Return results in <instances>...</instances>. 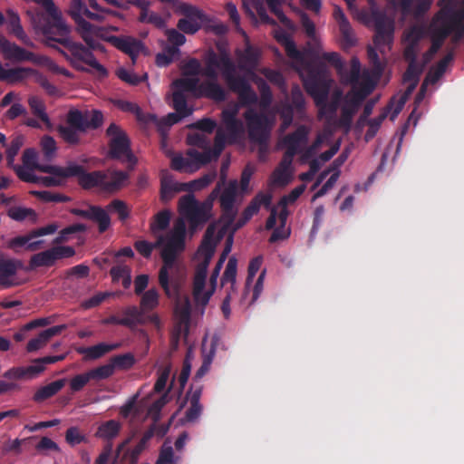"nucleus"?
Segmentation results:
<instances>
[{
  "label": "nucleus",
  "mask_w": 464,
  "mask_h": 464,
  "mask_svg": "<svg viewBox=\"0 0 464 464\" xmlns=\"http://www.w3.org/2000/svg\"><path fill=\"white\" fill-rule=\"evenodd\" d=\"M39 5L49 17V24L41 27L43 34L51 40H55L68 48L72 57V64L80 70H85L82 63L96 70L101 76H105L107 72L100 64L92 53L81 44L74 43L69 38L71 26L64 20L61 10L53 0H33Z\"/></svg>",
  "instance_id": "3"
},
{
  "label": "nucleus",
  "mask_w": 464,
  "mask_h": 464,
  "mask_svg": "<svg viewBox=\"0 0 464 464\" xmlns=\"http://www.w3.org/2000/svg\"><path fill=\"white\" fill-rule=\"evenodd\" d=\"M234 214L225 216L218 222L210 225L206 232L205 238L199 246L195 257V274L193 278V297L197 307L203 309L208 303L210 297L215 292L217 279L220 269L227 255L230 253L233 244L232 234H229L226 240V246L221 254L218 262L210 276L207 281V273L209 261L211 260L216 246L219 240L228 230Z\"/></svg>",
  "instance_id": "2"
},
{
  "label": "nucleus",
  "mask_w": 464,
  "mask_h": 464,
  "mask_svg": "<svg viewBox=\"0 0 464 464\" xmlns=\"http://www.w3.org/2000/svg\"><path fill=\"white\" fill-rule=\"evenodd\" d=\"M35 169L23 167L19 169L20 179L26 182H33L44 187H57L63 185L67 179L74 177L81 172V168L75 163H68L63 167H39V171L48 174L47 176H36L34 174Z\"/></svg>",
  "instance_id": "7"
},
{
  "label": "nucleus",
  "mask_w": 464,
  "mask_h": 464,
  "mask_svg": "<svg viewBox=\"0 0 464 464\" xmlns=\"http://www.w3.org/2000/svg\"><path fill=\"white\" fill-rule=\"evenodd\" d=\"M176 14L180 15L177 27L188 34H196L202 26L204 13L196 5L179 1L173 7Z\"/></svg>",
  "instance_id": "13"
},
{
  "label": "nucleus",
  "mask_w": 464,
  "mask_h": 464,
  "mask_svg": "<svg viewBox=\"0 0 464 464\" xmlns=\"http://www.w3.org/2000/svg\"><path fill=\"white\" fill-rule=\"evenodd\" d=\"M111 275L114 281H121L124 288L131 284L130 269L127 266H116L111 269Z\"/></svg>",
  "instance_id": "44"
},
{
  "label": "nucleus",
  "mask_w": 464,
  "mask_h": 464,
  "mask_svg": "<svg viewBox=\"0 0 464 464\" xmlns=\"http://www.w3.org/2000/svg\"><path fill=\"white\" fill-rule=\"evenodd\" d=\"M237 259L230 257L223 276V284L230 283L231 288L234 287L237 276Z\"/></svg>",
  "instance_id": "58"
},
{
  "label": "nucleus",
  "mask_w": 464,
  "mask_h": 464,
  "mask_svg": "<svg viewBox=\"0 0 464 464\" xmlns=\"http://www.w3.org/2000/svg\"><path fill=\"white\" fill-rule=\"evenodd\" d=\"M226 78L232 89L236 90L243 102H251L256 100L255 93L249 89L246 83L243 81L234 82L229 73L226 72Z\"/></svg>",
  "instance_id": "33"
},
{
  "label": "nucleus",
  "mask_w": 464,
  "mask_h": 464,
  "mask_svg": "<svg viewBox=\"0 0 464 464\" xmlns=\"http://www.w3.org/2000/svg\"><path fill=\"white\" fill-rule=\"evenodd\" d=\"M159 304V294L154 289L147 291L141 298L140 306L144 310H150Z\"/></svg>",
  "instance_id": "55"
},
{
  "label": "nucleus",
  "mask_w": 464,
  "mask_h": 464,
  "mask_svg": "<svg viewBox=\"0 0 464 464\" xmlns=\"http://www.w3.org/2000/svg\"><path fill=\"white\" fill-rule=\"evenodd\" d=\"M86 229L84 225L75 224L63 229L59 237L55 239L56 243L65 242L70 239V235L78 232H83Z\"/></svg>",
  "instance_id": "64"
},
{
  "label": "nucleus",
  "mask_w": 464,
  "mask_h": 464,
  "mask_svg": "<svg viewBox=\"0 0 464 464\" xmlns=\"http://www.w3.org/2000/svg\"><path fill=\"white\" fill-rule=\"evenodd\" d=\"M114 365L108 363L89 370L92 381L100 382L110 378L114 373Z\"/></svg>",
  "instance_id": "46"
},
{
  "label": "nucleus",
  "mask_w": 464,
  "mask_h": 464,
  "mask_svg": "<svg viewBox=\"0 0 464 464\" xmlns=\"http://www.w3.org/2000/svg\"><path fill=\"white\" fill-rule=\"evenodd\" d=\"M201 72L200 63L196 59H189L182 66L183 76L173 83L174 92H191L195 96H206L215 101L225 98L223 89L214 82L198 84L196 77Z\"/></svg>",
  "instance_id": "4"
},
{
  "label": "nucleus",
  "mask_w": 464,
  "mask_h": 464,
  "mask_svg": "<svg viewBox=\"0 0 464 464\" xmlns=\"http://www.w3.org/2000/svg\"><path fill=\"white\" fill-rule=\"evenodd\" d=\"M65 440L70 445L75 446L77 444L86 442L87 437L81 432L79 429L72 427L67 430Z\"/></svg>",
  "instance_id": "60"
},
{
  "label": "nucleus",
  "mask_w": 464,
  "mask_h": 464,
  "mask_svg": "<svg viewBox=\"0 0 464 464\" xmlns=\"http://www.w3.org/2000/svg\"><path fill=\"white\" fill-rule=\"evenodd\" d=\"M359 68L356 63L353 64L352 69V75L350 82L353 84V90L345 97H342L339 92H335L333 96V102L329 106V111H334L338 107L341 108L343 113V123L349 124L352 116L355 113L358 104L372 90L373 83L367 82L362 89L359 90L360 77L358 75Z\"/></svg>",
  "instance_id": "5"
},
{
  "label": "nucleus",
  "mask_w": 464,
  "mask_h": 464,
  "mask_svg": "<svg viewBox=\"0 0 464 464\" xmlns=\"http://www.w3.org/2000/svg\"><path fill=\"white\" fill-rule=\"evenodd\" d=\"M103 39H105V37ZM106 40L109 41L110 43H111L116 48L128 53L133 62H134L136 56H138L140 53H142L144 51V46H143L142 43L135 38H132V37L111 36V37L106 38Z\"/></svg>",
  "instance_id": "19"
},
{
  "label": "nucleus",
  "mask_w": 464,
  "mask_h": 464,
  "mask_svg": "<svg viewBox=\"0 0 464 464\" xmlns=\"http://www.w3.org/2000/svg\"><path fill=\"white\" fill-rule=\"evenodd\" d=\"M237 191V182L233 181L228 184L224 192L220 197V201L223 208L227 211L230 210L233 205V202L236 199Z\"/></svg>",
  "instance_id": "47"
},
{
  "label": "nucleus",
  "mask_w": 464,
  "mask_h": 464,
  "mask_svg": "<svg viewBox=\"0 0 464 464\" xmlns=\"http://www.w3.org/2000/svg\"><path fill=\"white\" fill-rule=\"evenodd\" d=\"M185 221L179 218L165 237L158 238V246L163 261L159 274V282L169 297L176 298L174 308L176 325L173 337L177 339L187 335L190 320L188 297L179 293L186 276L185 268L179 261V256L185 247Z\"/></svg>",
  "instance_id": "1"
},
{
  "label": "nucleus",
  "mask_w": 464,
  "mask_h": 464,
  "mask_svg": "<svg viewBox=\"0 0 464 464\" xmlns=\"http://www.w3.org/2000/svg\"><path fill=\"white\" fill-rule=\"evenodd\" d=\"M29 242L28 234L24 236H18L6 241L5 246L15 253H19L22 250H27V245Z\"/></svg>",
  "instance_id": "54"
},
{
  "label": "nucleus",
  "mask_w": 464,
  "mask_h": 464,
  "mask_svg": "<svg viewBox=\"0 0 464 464\" xmlns=\"http://www.w3.org/2000/svg\"><path fill=\"white\" fill-rule=\"evenodd\" d=\"M153 436V430H148L140 439V440L131 449L128 450L123 458L129 459L131 463H136L140 455L147 448L150 440Z\"/></svg>",
  "instance_id": "31"
},
{
  "label": "nucleus",
  "mask_w": 464,
  "mask_h": 464,
  "mask_svg": "<svg viewBox=\"0 0 464 464\" xmlns=\"http://www.w3.org/2000/svg\"><path fill=\"white\" fill-rule=\"evenodd\" d=\"M35 63L43 65L53 72L62 73L68 77L71 76L70 72L67 70L60 68L53 61H52L46 56L38 57V60L35 61Z\"/></svg>",
  "instance_id": "62"
},
{
  "label": "nucleus",
  "mask_w": 464,
  "mask_h": 464,
  "mask_svg": "<svg viewBox=\"0 0 464 464\" xmlns=\"http://www.w3.org/2000/svg\"><path fill=\"white\" fill-rule=\"evenodd\" d=\"M451 60L452 55L448 54L442 61L439 63L436 67L431 68L424 81L422 87L428 83H435L443 75L447 65L450 63Z\"/></svg>",
  "instance_id": "38"
},
{
  "label": "nucleus",
  "mask_w": 464,
  "mask_h": 464,
  "mask_svg": "<svg viewBox=\"0 0 464 464\" xmlns=\"http://www.w3.org/2000/svg\"><path fill=\"white\" fill-rule=\"evenodd\" d=\"M9 218L15 221L36 220V214L32 208L22 206L10 207L7 210Z\"/></svg>",
  "instance_id": "37"
},
{
  "label": "nucleus",
  "mask_w": 464,
  "mask_h": 464,
  "mask_svg": "<svg viewBox=\"0 0 464 464\" xmlns=\"http://www.w3.org/2000/svg\"><path fill=\"white\" fill-rule=\"evenodd\" d=\"M392 34L393 28L391 24L385 27H382V25L377 26V32L374 37V47H370L368 51L369 58L374 66V78H377L380 75L383 68V63L379 59L377 52L379 51L380 53H384L386 50L390 49V44L392 41Z\"/></svg>",
  "instance_id": "14"
},
{
  "label": "nucleus",
  "mask_w": 464,
  "mask_h": 464,
  "mask_svg": "<svg viewBox=\"0 0 464 464\" xmlns=\"http://www.w3.org/2000/svg\"><path fill=\"white\" fill-rule=\"evenodd\" d=\"M79 167L81 168V169H82L81 166ZM82 170H81V172L77 176H80V183L82 185V187L91 188L94 186H101L105 189V173L100 171L82 175Z\"/></svg>",
  "instance_id": "34"
},
{
  "label": "nucleus",
  "mask_w": 464,
  "mask_h": 464,
  "mask_svg": "<svg viewBox=\"0 0 464 464\" xmlns=\"http://www.w3.org/2000/svg\"><path fill=\"white\" fill-rule=\"evenodd\" d=\"M134 6L140 9L138 20L140 23L151 24L158 28L166 26V20L158 13L150 10V3L147 0H136L132 2Z\"/></svg>",
  "instance_id": "20"
},
{
  "label": "nucleus",
  "mask_w": 464,
  "mask_h": 464,
  "mask_svg": "<svg viewBox=\"0 0 464 464\" xmlns=\"http://www.w3.org/2000/svg\"><path fill=\"white\" fill-rule=\"evenodd\" d=\"M0 50L4 57L7 60L14 62L31 61L34 63L35 61L38 60V57H36L33 53L21 48L14 43L10 42L2 34H0Z\"/></svg>",
  "instance_id": "17"
},
{
  "label": "nucleus",
  "mask_w": 464,
  "mask_h": 464,
  "mask_svg": "<svg viewBox=\"0 0 464 464\" xmlns=\"http://www.w3.org/2000/svg\"><path fill=\"white\" fill-rule=\"evenodd\" d=\"M37 160L38 153L34 150L27 149L24 151L23 163L26 168L39 169V167H58L57 165L39 164Z\"/></svg>",
  "instance_id": "50"
},
{
  "label": "nucleus",
  "mask_w": 464,
  "mask_h": 464,
  "mask_svg": "<svg viewBox=\"0 0 464 464\" xmlns=\"http://www.w3.org/2000/svg\"><path fill=\"white\" fill-rule=\"evenodd\" d=\"M56 261L53 249H48L41 253L35 254L31 257L30 266H50Z\"/></svg>",
  "instance_id": "39"
},
{
  "label": "nucleus",
  "mask_w": 464,
  "mask_h": 464,
  "mask_svg": "<svg viewBox=\"0 0 464 464\" xmlns=\"http://www.w3.org/2000/svg\"><path fill=\"white\" fill-rule=\"evenodd\" d=\"M184 183H177L167 179L161 182V198L163 200L170 199L176 192L186 190L185 188H178L182 187Z\"/></svg>",
  "instance_id": "49"
},
{
  "label": "nucleus",
  "mask_w": 464,
  "mask_h": 464,
  "mask_svg": "<svg viewBox=\"0 0 464 464\" xmlns=\"http://www.w3.org/2000/svg\"><path fill=\"white\" fill-rule=\"evenodd\" d=\"M172 97L173 107L177 112L169 113L167 117L163 118L160 122V127L163 125H166L167 127L171 126L192 112V110L187 107L185 98L182 93L174 92Z\"/></svg>",
  "instance_id": "18"
},
{
  "label": "nucleus",
  "mask_w": 464,
  "mask_h": 464,
  "mask_svg": "<svg viewBox=\"0 0 464 464\" xmlns=\"http://www.w3.org/2000/svg\"><path fill=\"white\" fill-rule=\"evenodd\" d=\"M200 396V389L188 392L187 394V400L179 405L170 421H173L178 418L177 424L185 425L197 420L202 411V406L199 403Z\"/></svg>",
  "instance_id": "15"
},
{
  "label": "nucleus",
  "mask_w": 464,
  "mask_h": 464,
  "mask_svg": "<svg viewBox=\"0 0 464 464\" xmlns=\"http://www.w3.org/2000/svg\"><path fill=\"white\" fill-rule=\"evenodd\" d=\"M110 142V153L113 158L130 163L134 162L133 155L130 150V142L125 132L115 124L107 129Z\"/></svg>",
  "instance_id": "16"
},
{
  "label": "nucleus",
  "mask_w": 464,
  "mask_h": 464,
  "mask_svg": "<svg viewBox=\"0 0 464 464\" xmlns=\"http://www.w3.org/2000/svg\"><path fill=\"white\" fill-rule=\"evenodd\" d=\"M223 148L224 136L218 131L213 152L211 150L198 152L195 149H190L187 151L186 155L173 154L170 166L175 170L192 173L209 162L213 158H218Z\"/></svg>",
  "instance_id": "9"
},
{
  "label": "nucleus",
  "mask_w": 464,
  "mask_h": 464,
  "mask_svg": "<svg viewBox=\"0 0 464 464\" xmlns=\"http://www.w3.org/2000/svg\"><path fill=\"white\" fill-rule=\"evenodd\" d=\"M237 112V107H234L232 110H226L223 111V121L226 125V129L230 135L236 136L243 133V124L240 121L235 120V116Z\"/></svg>",
  "instance_id": "32"
},
{
  "label": "nucleus",
  "mask_w": 464,
  "mask_h": 464,
  "mask_svg": "<svg viewBox=\"0 0 464 464\" xmlns=\"http://www.w3.org/2000/svg\"><path fill=\"white\" fill-rule=\"evenodd\" d=\"M35 63L43 65L53 72L62 73L68 77L71 76L70 72L67 70L60 68L53 61H52L46 56L38 57V60L35 61Z\"/></svg>",
  "instance_id": "63"
},
{
  "label": "nucleus",
  "mask_w": 464,
  "mask_h": 464,
  "mask_svg": "<svg viewBox=\"0 0 464 464\" xmlns=\"http://www.w3.org/2000/svg\"><path fill=\"white\" fill-rule=\"evenodd\" d=\"M92 381L89 371L74 375L69 381V386L72 392L82 391Z\"/></svg>",
  "instance_id": "51"
},
{
  "label": "nucleus",
  "mask_w": 464,
  "mask_h": 464,
  "mask_svg": "<svg viewBox=\"0 0 464 464\" xmlns=\"http://www.w3.org/2000/svg\"><path fill=\"white\" fill-rule=\"evenodd\" d=\"M66 123L83 131L88 129L85 111L82 112L78 110H71L67 114Z\"/></svg>",
  "instance_id": "45"
},
{
  "label": "nucleus",
  "mask_w": 464,
  "mask_h": 464,
  "mask_svg": "<svg viewBox=\"0 0 464 464\" xmlns=\"http://www.w3.org/2000/svg\"><path fill=\"white\" fill-rule=\"evenodd\" d=\"M110 362L114 365V370L116 368L129 369L134 364L135 360L132 354L126 353L111 358Z\"/></svg>",
  "instance_id": "59"
},
{
  "label": "nucleus",
  "mask_w": 464,
  "mask_h": 464,
  "mask_svg": "<svg viewBox=\"0 0 464 464\" xmlns=\"http://www.w3.org/2000/svg\"><path fill=\"white\" fill-rule=\"evenodd\" d=\"M105 189L117 190L123 187L128 179V175L122 171H109L105 173Z\"/></svg>",
  "instance_id": "35"
},
{
  "label": "nucleus",
  "mask_w": 464,
  "mask_h": 464,
  "mask_svg": "<svg viewBox=\"0 0 464 464\" xmlns=\"http://www.w3.org/2000/svg\"><path fill=\"white\" fill-rule=\"evenodd\" d=\"M66 380L61 379L41 387L34 395L35 401H43L56 394L65 385Z\"/></svg>",
  "instance_id": "30"
},
{
  "label": "nucleus",
  "mask_w": 464,
  "mask_h": 464,
  "mask_svg": "<svg viewBox=\"0 0 464 464\" xmlns=\"http://www.w3.org/2000/svg\"><path fill=\"white\" fill-rule=\"evenodd\" d=\"M307 133V130L304 127H301L295 134L284 140L283 146L286 150L285 156L271 176L270 181L274 186L283 187L292 180V157L304 146Z\"/></svg>",
  "instance_id": "6"
},
{
  "label": "nucleus",
  "mask_w": 464,
  "mask_h": 464,
  "mask_svg": "<svg viewBox=\"0 0 464 464\" xmlns=\"http://www.w3.org/2000/svg\"><path fill=\"white\" fill-rule=\"evenodd\" d=\"M89 11L82 0H72L67 13L75 24L76 32L89 47L94 49L97 40L104 38L106 29L96 26L84 18Z\"/></svg>",
  "instance_id": "11"
},
{
  "label": "nucleus",
  "mask_w": 464,
  "mask_h": 464,
  "mask_svg": "<svg viewBox=\"0 0 464 464\" xmlns=\"http://www.w3.org/2000/svg\"><path fill=\"white\" fill-rule=\"evenodd\" d=\"M249 127V135L253 140L263 141L266 138L267 130L271 123L265 118L253 115L252 111L246 114Z\"/></svg>",
  "instance_id": "21"
},
{
  "label": "nucleus",
  "mask_w": 464,
  "mask_h": 464,
  "mask_svg": "<svg viewBox=\"0 0 464 464\" xmlns=\"http://www.w3.org/2000/svg\"><path fill=\"white\" fill-rule=\"evenodd\" d=\"M179 212L190 223L193 229L204 224L211 217L212 199L198 203L193 195H186L179 199Z\"/></svg>",
  "instance_id": "12"
},
{
  "label": "nucleus",
  "mask_w": 464,
  "mask_h": 464,
  "mask_svg": "<svg viewBox=\"0 0 464 464\" xmlns=\"http://www.w3.org/2000/svg\"><path fill=\"white\" fill-rule=\"evenodd\" d=\"M34 74V71L30 68L17 67L13 69H5L1 81L14 84Z\"/></svg>",
  "instance_id": "28"
},
{
  "label": "nucleus",
  "mask_w": 464,
  "mask_h": 464,
  "mask_svg": "<svg viewBox=\"0 0 464 464\" xmlns=\"http://www.w3.org/2000/svg\"><path fill=\"white\" fill-rule=\"evenodd\" d=\"M155 464H175L174 451L170 444L164 443Z\"/></svg>",
  "instance_id": "57"
},
{
  "label": "nucleus",
  "mask_w": 464,
  "mask_h": 464,
  "mask_svg": "<svg viewBox=\"0 0 464 464\" xmlns=\"http://www.w3.org/2000/svg\"><path fill=\"white\" fill-rule=\"evenodd\" d=\"M58 131L62 139L70 144L78 143L81 133L83 132V130H78V128L72 127L67 123L65 125L59 126Z\"/></svg>",
  "instance_id": "42"
},
{
  "label": "nucleus",
  "mask_w": 464,
  "mask_h": 464,
  "mask_svg": "<svg viewBox=\"0 0 464 464\" xmlns=\"http://www.w3.org/2000/svg\"><path fill=\"white\" fill-rule=\"evenodd\" d=\"M271 198L272 197L269 193H258L245 209L243 213L244 220L241 225L256 215L259 211L261 206H267L271 202Z\"/></svg>",
  "instance_id": "27"
},
{
  "label": "nucleus",
  "mask_w": 464,
  "mask_h": 464,
  "mask_svg": "<svg viewBox=\"0 0 464 464\" xmlns=\"http://www.w3.org/2000/svg\"><path fill=\"white\" fill-rule=\"evenodd\" d=\"M7 29L11 34L15 36L23 44L27 46L34 47V43L28 37L21 24L18 14L13 10L7 11Z\"/></svg>",
  "instance_id": "23"
},
{
  "label": "nucleus",
  "mask_w": 464,
  "mask_h": 464,
  "mask_svg": "<svg viewBox=\"0 0 464 464\" xmlns=\"http://www.w3.org/2000/svg\"><path fill=\"white\" fill-rule=\"evenodd\" d=\"M120 347L119 343H101L91 347H80L77 352L83 356L86 361L97 360L108 353Z\"/></svg>",
  "instance_id": "24"
},
{
  "label": "nucleus",
  "mask_w": 464,
  "mask_h": 464,
  "mask_svg": "<svg viewBox=\"0 0 464 464\" xmlns=\"http://www.w3.org/2000/svg\"><path fill=\"white\" fill-rule=\"evenodd\" d=\"M451 0H442L445 7L435 16L433 19L430 32L433 38V43L429 52V55H433L440 47L443 39L447 34L456 30L458 32V37H460L464 31V15L459 14H450L446 10V5Z\"/></svg>",
  "instance_id": "10"
},
{
  "label": "nucleus",
  "mask_w": 464,
  "mask_h": 464,
  "mask_svg": "<svg viewBox=\"0 0 464 464\" xmlns=\"http://www.w3.org/2000/svg\"><path fill=\"white\" fill-rule=\"evenodd\" d=\"M111 213H117L119 218L122 221L126 220L130 216V209L127 205L121 200H113L107 206Z\"/></svg>",
  "instance_id": "56"
},
{
  "label": "nucleus",
  "mask_w": 464,
  "mask_h": 464,
  "mask_svg": "<svg viewBox=\"0 0 464 464\" xmlns=\"http://www.w3.org/2000/svg\"><path fill=\"white\" fill-rule=\"evenodd\" d=\"M109 212L107 208L103 209L99 207H91V219L98 224L101 233L106 231L111 226Z\"/></svg>",
  "instance_id": "36"
},
{
  "label": "nucleus",
  "mask_w": 464,
  "mask_h": 464,
  "mask_svg": "<svg viewBox=\"0 0 464 464\" xmlns=\"http://www.w3.org/2000/svg\"><path fill=\"white\" fill-rule=\"evenodd\" d=\"M306 186L302 184L295 188L288 195L284 196L278 204L271 209V215L266 221V228H274L271 236V241H276L286 238L290 234L289 227H286L288 216L287 207L293 205L297 198L304 193Z\"/></svg>",
  "instance_id": "8"
},
{
  "label": "nucleus",
  "mask_w": 464,
  "mask_h": 464,
  "mask_svg": "<svg viewBox=\"0 0 464 464\" xmlns=\"http://www.w3.org/2000/svg\"><path fill=\"white\" fill-rule=\"evenodd\" d=\"M264 278H265V273L262 272L257 279L256 280V282L254 283V285H252V283L250 284V288L247 290L246 288V292H245V295H244V298H246V296L251 294V297L249 299V304L255 303L257 298L259 297L262 290H263V286H264Z\"/></svg>",
  "instance_id": "52"
},
{
  "label": "nucleus",
  "mask_w": 464,
  "mask_h": 464,
  "mask_svg": "<svg viewBox=\"0 0 464 464\" xmlns=\"http://www.w3.org/2000/svg\"><path fill=\"white\" fill-rule=\"evenodd\" d=\"M37 451L48 454L50 452H60V448L53 440L43 437L35 446Z\"/></svg>",
  "instance_id": "61"
},
{
  "label": "nucleus",
  "mask_w": 464,
  "mask_h": 464,
  "mask_svg": "<svg viewBox=\"0 0 464 464\" xmlns=\"http://www.w3.org/2000/svg\"><path fill=\"white\" fill-rule=\"evenodd\" d=\"M124 317L118 321V324L134 327L139 324H144L141 314L136 307H129L123 311Z\"/></svg>",
  "instance_id": "40"
},
{
  "label": "nucleus",
  "mask_w": 464,
  "mask_h": 464,
  "mask_svg": "<svg viewBox=\"0 0 464 464\" xmlns=\"http://www.w3.org/2000/svg\"><path fill=\"white\" fill-rule=\"evenodd\" d=\"M20 267V262L13 259H6L0 253V285L3 286L13 285L14 284L13 276Z\"/></svg>",
  "instance_id": "25"
},
{
  "label": "nucleus",
  "mask_w": 464,
  "mask_h": 464,
  "mask_svg": "<svg viewBox=\"0 0 464 464\" xmlns=\"http://www.w3.org/2000/svg\"><path fill=\"white\" fill-rule=\"evenodd\" d=\"M121 428V425L119 421L111 420L98 426L95 436L103 440H111L119 434Z\"/></svg>",
  "instance_id": "29"
},
{
  "label": "nucleus",
  "mask_w": 464,
  "mask_h": 464,
  "mask_svg": "<svg viewBox=\"0 0 464 464\" xmlns=\"http://www.w3.org/2000/svg\"><path fill=\"white\" fill-rule=\"evenodd\" d=\"M304 85L307 92L314 97L317 106H320L322 110L326 111L324 102L330 89V82L306 80L304 82Z\"/></svg>",
  "instance_id": "22"
},
{
  "label": "nucleus",
  "mask_w": 464,
  "mask_h": 464,
  "mask_svg": "<svg viewBox=\"0 0 464 464\" xmlns=\"http://www.w3.org/2000/svg\"><path fill=\"white\" fill-rule=\"evenodd\" d=\"M179 48L177 47H167L162 53L157 54V65L160 67L169 65L179 54Z\"/></svg>",
  "instance_id": "53"
},
{
  "label": "nucleus",
  "mask_w": 464,
  "mask_h": 464,
  "mask_svg": "<svg viewBox=\"0 0 464 464\" xmlns=\"http://www.w3.org/2000/svg\"><path fill=\"white\" fill-rule=\"evenodd\" d=\"M29 106L36 116H38L48 127L51 126L48 115L45 112V107L42 100L36 96H32L28 100Z\"/></svg>",
  "instance_id": "48"
},
{
  "label": "nucleus",
  "mask_w": 464,
  "mask_h": 464,
  "mask_svg": "<svg viewBox=\"0 0 464 464\" xmlns=\"http://www.w3.org/2000/svg\"><path fill=\"white\" fill-rule=\"evenodd\" d=\"M334 15L339 24L342 34L347 40V44L349 45L353 44L354 43V39L352 35V30L344 14L340 8H335Z\"/></svg>",
  "instance_id": "43"
},
{
  "label": "nucleus",
  "mask_w": 464,
  "mask_h": 464,
  "mask_svg": "<svg viewBox=\"0 0 464 464\" xmlns=\"http://www.w3.org/2000/svg\"><path fill=\"white\" fill-rule=\"evenodd\" d=\"M63 329V325H59L43 331L38 336L28 342L26 346L27 352L33 353L44 348L53 336L59 334Z\"/></svg>",
  "instance_id": "26"
},
{
  "label": "nucleus",
  "mask_w": 464,
  "mask_h": 464,
  "mask_svg": "<svg viewBox=\"0 0 464 464\" xmlns=\"http://www.w3.org/2000/svg\"><path fill=\"white\" fill-rule=\"evenodd\" d=\"M216 172H210L191 182L184 183L182 187H179V188H185L186 190L188 191L201 190L204 188L208 187L210 183H212L216 179Z\"/></svg>",
  "instance_id": "41"
}]
</instances>
